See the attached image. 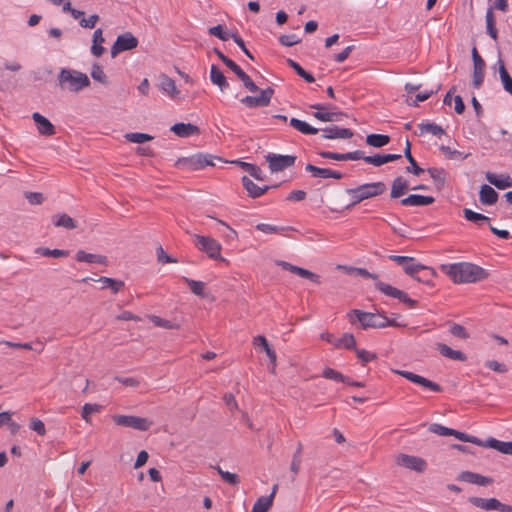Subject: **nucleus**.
<instances>
[{"mask_svg": "<svg viewBox=\"0 0 512 512\" xmlns=\"http://www.w3.org/2000/svg\"><path fill=\"white\" fill-rule=\"evenodd\" d=\"M137 45L138 39L132 33L126 32L120 34L111 46V55L114 57L121 52L136 48Z\"/></svg>", "mask_w": 512, "mask_h": 512, "instance_id": "nucleus-11", "label": "nucleus"}, {"mask_svg": "<svg viewBox=\"0 0 512 512\" xmlns=\"http://www.w3.org/2000/svg\"><path fill=\"white\" fill-rule=\"evenodd\" d=\"M485 366L492 371L498 372V373H506L508 371L507 366L503 363H500L496 360H488L485 363Z\"/></svg>", "mask_w": 512, "mask_h": 512, "instance_id": "nucleus-64", "label": "nucleus"}, {"mask_svg": "<svg viewBox=\"0 0 512 512\" xmlns=\"http://www.w3.org/2000/svg\"><path fill=\"white\" fill-rule=\"evenodd\" d=\"M305 170L309 173H311L312 177L314 178H333V179H342L343 174L341 172L329 169V168H320L312 164H307L305 166Z\"/></svg>", "mask_w": 512, "mask_h": 512, "instance_id": "nucleus-16", "label": "nucleus"}, {"mask_svg": "<svg viewBox=\"0 0 512 512\" xmlns=\"http://www.w3.org/2000/svg\"><path fill=\"white\" fill-rule=\"evenodd\" d=\"M486 448H493L503 454L512 455V441H500L493 437L486 439Z\"/></svg>", "mask_w": 512, "mask_h": 512, "instance_id": "nucleus-28", "label": "nucleus"}, {"mask_svg": "<svg viewBox=\"0 0 512 512\" xmlns=\"http://www.w3.org/2000/svg\"><path fill=\"white\" fill-rule=\"evenodd\" d=\"M390 137L384 134H369L366 137V143L372 147L380 148L387 145Z\"/></svg>", "mask_w": 512, "mask_h": 512, "instance_id": "nucleus-43", "label": "nucleus"}, {"mask_svg": "<svg viewBox=\"0 0 512 512\" xmlns=\"http://www.w3.org/2000/svg\"><path fill=\"white\" fill-rule=\"evenodd\" d=\"M322 376L326 379L333 380L336 382H348V377L343 375L342 373L327 367L323 370Z\"/></svg>", "mask_w": 512, "mask_h": 512, "instance_id": "nucleus-49", "label": "nucleus"}, {"mask_svg": "<svg viewBox=\"0 0 512 512\" xmlns=\"http://www.w3.org/2000/svg\"><path fill=\"white\" fill-rule=\"evenodd\" d=\"M463 214L466 220L473 222L474 224L481 226L484 223H489L490 218L485 216L484 214L475 212L469 208H465L463 210Z\"/></svg>", "mask_w": 512, "mask_h": 512, "instance_id": "nucleus-39", "label": "nucleus"}, {"mask_svg": "<svg viewBox=\"0 0 512 512\" xmlns=\"http://www.w3.org/2000/svg\"><path fill=\"white\" fill-rule=\"evenodd\" d=\"M182 162L193 170H199V169H203L207 166L215 165L212 156L202 155V154L193 156L188 159H184Z\"/></svg>", "mask_w": 512, "mask_h": 512, "instance_id": "nucleus-19", "label": "nucleus"}, {"mask_svg": "<svg viewBox=\"0 0 512 512\" xmlns=\"http://www.w3.org/2000/svg\"><path fill=\"white\" fill-rule=\"evenodd\" d=\"M459 481L476 484L479 486H487L493 482L490 477L482 476L471 471H462L457 478Z\"/></svg>", "mask_w": 512, "mask_h": 512, "instance_id": "nucleus-18", "label": "nucleus"}, {"mask_svg": "<svg viewBox=\"0 0 512 512\" xmlns=\"http://www.w3.org/2000/svg\"><path fill=\"white\" fill-rule=\"evenodd\" d=\"M113 421L119 426L129 427L139 431H147L152 426V421L149 419L133 415H115L113 416Z\"/></svg>", "mask_w": 512, "mask_h": 512, "instance_id": "nucleus-7", "label": "nucleus"}, {"mask_svg": "<svg viewBox=\"0 0 512 512\" xmlns=\"http://www.w3.org/2000/svg\"><path fill=\"white\" fill-rule=\"evenodd\" d=\"M375 288L377 290H379L380 292H382L383 294H385L386 296L395 298V299L398 297V294L400 292V289L393 287L390 284L381 282V281H377L375 283Z\"/></svg>", "mask_w": 512, "mask_h": 512, "instance_id": "nucleus-47", "label": "nucleus"}, {"mask_svg": "<svg viewBox=\"0 0 512 512\" xmlns=\"http://www.w3.org/2000/svg\"><path fill=\"white\" fill-rule=\"evenodd\" d=\"M449 332L455 336V337H458V338H461V339H467L468 338V333L466 331V329L460 325V324H457V323H453L450 328H449Z\"/></svg>", "mask_w": 512, "mask_h": 512, "instance_id": "nucleus-58", "label": "nucleus"}, {"mask_svg": "<svg viewBox=\"0 0 512 512\" xmlns=\"http://www.w3.org/2000/svg\"><path fill=\"white\" fill-rule=\"evenodd\" d=\"M296 159L297 157L295 155H282L276 153H268L265 155V160L272 173H277L293 166Z\"/></svg>", "mask_w": 512, "mask_h": 512, "instance_id": "nucleus-8", "label": "nucleus"}, {"mask_svg": "<svg viewBox=\"0 0 512 512\" xmlns=\"http://www.w3.org/2000/svg\"><path fill=\"white\" fill-rule=\"evenodd\" d=\"M385 191L386 185L381 181L364 183L355 188H349L346 192L351 197V203L346 208L350 209L366 199L383 194Z\"/></svg>", "mask_w": 512, "mask_h": 512, "instance_id": "nucleus-2", "label": "nucleus"}, {"mask_svg": "<svg viewBox=\"0 0 512 512\" xmlns=\"http://www.w3.org/2000/svg\"><path fill=\"white\" fill-rule=\"evenodd\" d=\"M486 179L498 189H506L512 186V178L509 175H497L492 172H487Z\"/></svg>", "mask_w": 512, "mask_h": 512, "instance_id": "nucleus-24", "label": "nucleus"}, {"mask_svg": "<svg viewBox=\"0 0 512 512\" xmlns=\"http://www.w3.org/2000/svg\"><path fill=\"white\" fill-rule=\"evenodd\" d=\"M485 76V61H478L473 64V74H472V85L475 89H479L483 82Z\"/></svg>", "mask_w": 512, "mask_h": 512, "instance_id": "nucleus-29", "label": "nucleus"}, {"mask_svg": "<svg viewBox=\"0 0 512 512\" xmlns=\"http://www.w3.org/2000/svg\"><path fill=\"white\" fill-rule=\"evenodd\" d=\"M418 128H419L421 134L430 133V134H432L434 136H438V137L445 134V130L440 125H438L436 123L422 122V123L418 124Z\"/></svg>", "mask_w": 512, "mask_h": 512, "instance_id": "nucleus-40", "label": "nucleus"}, {"mask_svg": "<svg viewBox=\"0 0 512 512\" xmlns=\"http://www.w3.org/2000/svg\"><path fill=\"white\" fill-rule=\"evenodd\" d=\"M357 358L361 361L363 365L375 360L377 358V355L373 352H370L365 349H355Z\"/></svg>", "mask_w": 512, "mask_h": 512, "instance_id": "nucleus-54", "label": "nucleus"}, {"mask_svg": "<svg viewBox=\"0 0 512 512\" xmlns=\"http://www.w3.org/2000/svg\"><path fill=\"white\" fill-rule=\"evenodd\" d=\"M435 199L432 196H424L419 194H411L406 198L401 200V205L403 206H428L434 203Z\"/></svg>", "mask_w": 512, "mask_h": 512, "instance_id": "nucleus-22", "label": "nucleus"}, {"mask_svg": "<svg viewBox=\"0 0 512 512\" xmlns=\"http://www.w3.org/2000/svg\"><path fill=\"white\" fill-rule=\"evenodd\" d=\"M239 79L242 81L244 87L248 89L250 92H257L259 90L258 86L253 82L250 76L244 72Z\"/></svg>", "mask_w": 512, "mask_h": 512, "instance_id": "nucleus-62", "label": "nucleus"}, {"mask_svg": "<svg viewBox=\"0 0 512 512\" xmlns=\"http://www.w3.org/2000/svg\"><path fill=\"white\" fill-rule=\"evenodd\" d=\"M76 260L78 262H85V263H96L100 265H106L107 264V257L100 254H92L87 253L83 250H79L76 253L75 256Z\"/></svg>", "mask_w": 512, "mask_h": 512, "instance_id": "nucleus-25", "label": "nucleus"}, {"mask_svg": "<svg viewBox=\"0 0 512 512\" xmlns=\"http://www.w3.org/2000/svg\"><path fill=\"white\" fill-rule=\"evenodd\" d=\"M311 108L316 109L317 111L313 113V116L322 121V122H336L340 121L342 116L344 115L340 111H327V106L324 104H312Z\"/></svg>", "mask_w": 512, "mask_h": 512, "instance_id": "nucleus-14", "label": "nucleus"}, {"mask_svg": "<svg viewBox=\"0 0 512 512\" xmlns=\"http://www.w3.org/2000/svg\"><path fill=\"white\" fill-rule=\"evenodd\" d=\"M52 223L56 227H64L66 229L76 228V223L74 219L65 213L54 215L52 217Z\"/></svg>", "mask_w": 512, "mask_h": 512, "instance_id": "nucleus-38", "label": "nucleus"}, {"mask_svg": "<svg viewBox=\"0 0 512 512\" xmlns=\"http://www.w3.org/2000/svg\"><path fill=\"white\" fill-rule=\"evenodd\" d=\"M289 123L294 129H296L297 131L301 132L304 135H315L319 131L318 128H315L308 124L307 122L297 118H291Z\"/></svg>", "mask_w": 512, "mask_h": 512, "instance_id": "nucleus-31", "label": "nucleus"}, {"mask_svg": "<svg viewBox=\"0 0 512 512\" xmlns=\"http://www.w3.org/2000/svg\"><path fill=\"white\" fill-rule=\"evenodd\" d=\"M171 131L177 136L186 138L199 133V128L191 123H176L171 127Z\"/></svg>", "mask_w": 512, "mask_h": 512, "instance_id": "nucleus-23", "label": "nucleus"}, {"mask_svg": "<svg viewBox=\"0 0 512 512\" xmlns=\"http://www.w3.org/2000/svg\"><path fill=\"white\" fill-rule=\"evenodd\" d=\"M355 316L356 320L361 324L362 328H385L387 327L388 318L382 314H374L363 312L361 310H353L351 316Z\"/></svg>", "mask_w": 512, "mask_h": 512, "instance_id": "nucleus-6", "label": "nucleus"}, {"mask_svg": "<svg viewBox=\"0 0 512 512\" xmlns=\"http://www.w3.org/2000/svg\"><path fill=\"white\" fill-rule=\"evenodd\" d=\"M396 374L406 378L407 380L417 384V385H420L424 388H427L433 392H441L442 391V387L437 384L436 382H433L423 376H420L418 374H415L413 372H410V371H406V370H395L394 371Z\"/></svg>", "mask_w": 512, "mask_h": 512, "instance_id": "nucleus-13", "label": "nucleus"}, {"mask_svg": "<svg viewBox=\"0 0 512 512\" xmlns=\"http://www.w3.org/2000/svg\"><path fill=\"white\" fill-rule=\"evenodd\" d=\"M241 182L245 190L247 191L248 195L251 198H258L262 196L265 192H267L271 186L265 185L263 187H260L256 185L249 177L243 176L241 178Z\"/></svg>", "mask_w": 512, "mask_h": 512, "instance_id": "nucleus-21", "label": "nucleus"}, {"mask_svg": "<svg viewBox=\"0 0 512 512\" xmlns=\"http://www.w3.org/2000/svg\"><path fill=\"white\" fill-rule=\"evenodd\" d=\"M101 406L98 404L85 403L82 407L81 417L86 422H90V414L100 411Z\"/></svg>", "mask_w": 512, "mask_h": 512, "instance_id": "nucleus-53", "label": "nucleus"}, {"mask_svg": "<svg viewBox=\"0 0 512 512\" xmlns=\"http://www.w3.org/2000/svg\"><path fill=\"white\" fill-rule=\"evenodd\" d=\"M336 348L356 349V340L353 334L345 333L341 338L333 342Z\"/></svg>", "mask_w": 512, "mask_h": 512, "instance_id": "nucleus-44", "label": "nucleus"}, {"mask_svg": "<svg viewBox=\"0 0 512 512\" xmlns=\"http://www.w3.org/2000/svg\"><path fill=\"white\" fill-rule=\"evenodd\" d=\"M159 89L163 94L167 95L171 99L178 98L180 94V91L176 87L175 81L165 74L160 76Z\"/></svg>", "mask_w": 512, "mask_h": 512, "instance_id": "nucleus-20", "label": "nucleus"}, {"mask_svg": "<svg viewBox=\"0 0 512 512\" xmlns=\"http://www.w3.org/2000/svg\"><path fill=\"white\" fill-rule=\"evenodd\" d=\"M35 253L44 257L60 258L65 257L69 254L67 250L62 249H49L46 247H38L35 249Z\"/></svg>", "mask_w": 512, "mask_h": 512, "instance_id": "nucleus-45", "label": "nucleus"}, {"mask_svg": "<svg viewBox=\"0 0 512 512\" xmlns=\"http://www.w3.org/2000/svg\"><path fill=\"white\" fill-rule=\"evenodd\" d=\"M497 63L499 65V75L503 88L507 93L512 95V78L506 70L504 61L501 58L498 59Z\"/></svg>", "mask_w": 512, "mask_h": 512, "instance_id": "nucleus-34", "label": "nucleus"}, {"mask_svg": "<svg viewBox=\"0 0 512 512\" xmlns=\"http://www.w3.org/2000/svg\"><path fill=\"white\" fill-rule=\"evenodd\" d=\"M438 350L441 355H443L444 357H447L449 359L458 360V361L466 360V356L464 355V353H462L459 350H454L446 344L439 343Z\"/></svg>", "mask_w": 512, "mask_h": 512, "instance_id": "nucleus-35", "label": "nucleus"}, {"mask_svg": "<svg viewBox=\"0 0 512 512\" xmlns=\"http://www.w3.org/2000/svg\"><path fill=\"white\" fill-rule=\"evenodd\" d=\"M91 77L100 83L105 84L107 82L106 74L102 68V66L98 64H94L91 69Z\"/></svg>", "mask_w": 512, "mask_h": 512, "instance_id": "nucleus-56", "label": "nucleus"}, {"mask_svg": "<svg viewBox=\"0 0 512 512\" xmlns=\"http://www.w3.org/2000/svg\"><path fill=\"white\" fill-rule=\"evenodd\" d=\"M485 21H486V30L488 35L494 39L497 40L498 38V31L495 26V17L492 10V7L488 8L485 15Z\"/></svg>", "mask_w": 512, "mask_h": 512, "instance_id": "nucleus-42", "label": "nucleus"}, {"mask_svg": "<svg viewBox=\"0 0 512 512\" xmlns=\"http://www.w3.org/2000/svg\"><path fill=\"white\" fill-rule=\"evenodd\" d=\"M429 430L440 436H453L454 434V429L445 427L437 423L431 424Z\"/></svg>", "mask_w": 512, "mask_h": 512, "instance_id": "nucleus-57", "label": "nucleus"}, {"mask_svg": "<svg viewBox=\"0 0 512 512\" xmlns=\"http://www.w3.org/2000/svg\"><path fill=\"white\" fill-rule=\"evenodd\" d=\"M32 119L36 124L38 133L43 136H52L55 134V127L49 119L44 117L39 112L32 114Z\"/></svg>", "mask_w": 512, "mask_h": 512, "instance_id": "nucleus-15", "label": "nucleus"}, {"mask_svg": "<svg viewBox=\"0 0 512 512\" xmlns=\"http://www.w3.org/2000/svg\"><path fill=\"white\" fill-rule=\"evenodd\" d=\"M428 174L433 179L436 187L442 189L445 186L447 173L443 168L430 167L427 169Z\"/></svg>", "mask_w": 512, "mask_h": 512, "instance_id": "nucleus-32", "label": "nucleus"}, {"mask_svg": "<svg viewBox=\"0 0 512 512\" xmlns=\"http://www.w3.org/2000/svg\"><path fill=\"white\" fill-rule=\"evenodd\" d=\"M480 202L486 205H493L498 200L497 192L489 185H482L479 193Z\"/></svg>", "mask_w": 512, "mask_h": 512, "instance_id": "nucleus-30", "label": "nucleus"}, {"mask_svg": "<svg viewBox=\"0 0 512 512\" xmlns=\"http://www.w3.org/2000/svg\"><path fill=\"white\" fill-rule=\"evenodd\" d=\"M439 149L449 160H465L470 156V153H464L446 145H441Z\"/></svg>", "mask_w": 512, "mask_h": 512, "instance_id": "nucleus-41", "label": "nucleus"}, {"mask_svg": "<svg viewBox=\"0 0 512 512\" xmlns=\"http://www.w3.org/2000/svg\"><path fill=\"white\" fill-rule=\"evenodd\" d=\"M279 41L283 46L291 47L299 43L300 39L295 34H285L280 36Z\"/></svg>", "mask_w": 512, "mask_h": 512, "instance_id": "nucleus-61", "label": "nucleus"}, {"mask_svg": "<svg viewBox=\"0 0 512 512\" xmlns=\"http://www.w3.org/2000/svg\"><path fill=\"white\" fill-rule=\"evenodd\" d=\"M215 469L218 471L219 475L225 482L231 485H237L239 483V477L237 474L224 471L220 466H217Z\"/></svg>", "mask_w": 512, "mask_h": 512, "instance_id": "nucleus-55", "label": "nucleus"}, {"mask_svg": "<svg viewBox=\"0 0 512 512\" xmlns=\"http://www.w3.org/2000/svg\"><path fill=\"white\" fill-rule=\"evenodd\" d=\"M273 94L274 89L267 87L261 90L258 96H245L241 99V103L248 108L266 107L270 104Z\"/></svg>", "mask_w": 512, "mask_h": 512, "instance_id": "nucleus-12", "label": "nucleus"}, {"mask_svg": "<svg viewBox=\"0 0 512 512\" xmlns=\"http://www.w3.org/2000/svg\"><path fill=\"white\" fill-rule=\"evenodd\" d=\"M210 80L214 85H217L221 91H225L229 87V83L223 72L215 64H212L210 69Z\"/></svg>", "mask_w": 512, "mask_h": 512, "instance_id": "nucleus-26", "label": "nucleus"}, {"mask_svg": "<svg viewBox=\"0 0 512 512\" xmlns=\"http://www.w3.org/2000/svg\"><path fill=\"white\" fill-rule=\"evenodd\" d=\"M57 80L62 89H68L71 92H79L90 85V80L85 73L69 68L61 69Z\"/></svg>", "mask_w": 512, "mask_h": 512, "instance_id": "nucleus-3", "label": "nucleus"}, {"mask_svg": "<svg viewBox=\"0 0 512 512\" xmlns=\"http://www.w3.org/2000/svg\"><path fill=\"white\" fill-rule=\"evenodd\" d=\"M157 260L160 263H177V259L166 254L162 246L156 249Z\"/></svg>", "mask_w": 512, "mask_h": 512, "instance_id": "nucleus-59", "label": "nucleus"}, {"mask_svg": "<svg viewBox=\"0 0 512 512\" xmlns=\"http://www.w3.org/2000/svg\"><path fill=\"white\" fill-rule=\"evenodd\" d=\"M276 488L277 486H274L270 495L259 497L254 503L251 512H267L272 506Z\"/></svg>", "mask_w": 512, "mask_h": 512, "instance_id": "nucleus-27", "label": "nucleus"}, {"mask_svg": "<svg viewBox=\"0 0 512 512\" xmlns=\"http://www.w3.org/2000/svg\"><path fill=\"white\" fill-rule=\"evenodd\" d=\"M322 137L325 139H349L353 136V131L348 128L332 125L322 129Z\"/></svg>", "mask_w": 512, "mask_h": 512, "instance_id": "nucleus-17", "label": "nucleus"}, {"mask_svg": "<svg viewBox=\"0 0 512 512\" xmlns=\"http://www.w3.org/2000/svg\"><path fill=\"white\" fill-rule=\"evenodd\" d=\"M124 137L127 141H129L131 143H137V144L151 141L153 139L152 135L147 134V133H142V132L126 133L124 135Z\"/></svg>", "mask_w": 512, "mask_h": 512, "instance_id": "nucleus-48", "label": "nucleus"}, {"mask_svg": "<svg viewBox=\"0 0 512 512\" xmlns=\"http://www.w3.org/2000/svg\"><path fill=\"white\" fill-rule=\"evenodd\" d=\"M407 189H408L407 181L401 176L396 177L393 180L390 195L392 198H399L406 192Z\"/></svg>", "mask_w": 512, "mask_h": 512, "instance_id": "nucleus-36", "label": "nucleus"}, {"mask_svg": "<svg viewBox=\"0 0 512 512\" xmlns=\"http://www.w3.org/2000/svg\"><path fill=\"white\" fill-rule=\"evenodd\" d=\"M99 20V16L97 14H92L88 18H81L79 21V25L83 28L92 29L95 27L96 23Z\"/></svg>", "mask_w": 512, "mask_h": 512, "instance_id": "nucleus-63", "label": "nucleus"}, {"mask_svg": "<svg viewBox=\"0 0 512 512\" xmlns=\"http://www.w3.org/2000/svg\"><path fill=\"white\" fill-rule=\"evenodd\" d=\"M237 163L254 179L260 181H263L265 179L264 172L257 165L243 161H237Z\"/></svg>", "mask_w": 512, "mask_h": 512, "instance_id": "nucleus-37", "label": "nucleus"}, {"mask_svg": "<svg viewBox=\"0 0 512 512\" xmlns=\"http://www.w3.org/2000/svg\"><path fill=\"white\" fill-rule=\"evenodd\" d=\"M441 270L455 284L475 283L487 277L485 269L469 262L444 264L441 266Z\"/></svg>", "mask_w": 512, "mask_h": 512, "instance_id": "nucleus-1", "label": "nucleus"}, {"mask_svg": "<svg viewBox=\"0 0 512 512\" xmlns=\"http://www.w3.org/2000/svg\"><path fill=\"white\" fill-rule=\"evenodd\" d=\"M209 34L219 38L222 41H227L229 38H231L232 33L225 31L224 27L218 24L209 28Z\"/></svg>", "mask_w": 512, "mask_h": 512, "instance_id": "nucleus-52", "label": "nucleus"}, {"mask_svg": "<svg viewBox=\"0 0 512 512\" xmlns=\"http://www.w3.org/2000/svg\"><path fill=\"white\" fill-rule=\"evenodd\" d=\"M395 462L398 466L418 473H423L427 469V462L423 458L414 455L399 454L396 456Z\"/></svg>", "mask_w": 512, "mask_h": 512, "instance_id": "nucleus-10", "label": "nucleus"}, {"mask_svg": "<svg viewBox=\"0 0 512 512\" xmlns=\"http://www.w3.org/2000/svg\"><path fill=\"white\" fill-rule=\"evenodd\" d=\"M389 258L400 265L404 272L419 282H425L424 279L418 276L420 271H428L430 275H433L434 271L432 268L427 267L421 263H418L413 257L390 255Z\"/></svg>", "mask_w": 512, "mask_h": 512, "instance_id": "nucleus-4", "label": "nucleus"}, {"mask_svg": "<svg viewBox=\"0 0 512 512\" xmlns=\"http://www.w3.org/2000/svg\"><path fill=\"white\" fill-rule=\"evenodd\" d=\"M194 244L202 252L206 253L210 258L214 260H223L221 256V244L209 237L202 235H194Z\"/></svg>", "mask_w": 512, "mask_h": 512, "instance_id": "nucleus-5", "label": "nucleus"}, {"mask_svg": "<svg viewBox=\"0 0 512 512\" xmlns=\"http://www.w3.org/2000/svg\"><path fill=\"white\" fill-rule=\"evenodd\" d=\"M183 280L189 285L192 293H194L197 296H204V282L193 280L187 277H183Z\"/></svg>", "mask_w": 512, "mask_h": 512, "instance_id": "nucleus-50", "label": "nucleus"}, {"mask_svg": "<svg viewBox=\"0 0 512 512\" xmlns=\"http://www.w3.org/2000/svg\"><path fill=\"white\" fill-rule=\"evenodd\" d=\"M30 429L35 431L38 435L44 436L46 434V428L44 423L38 419L33 418L30 422Z\"/></svg>", "mask_w": 512, "mask_h": 512, "instance_id": "nucleus-60", "label": "nucleus"}, {"mask_svg": "<svg viewBox=\"0 0 512 512\" xmlns=\"http://www.w3.org/2000/svg\"><path fill=\"white\" fill-rule=\"evenodd\" d=\"M97 282L101 284V289H110L112 293L116 294L124 287V282L110 277H100Z\"/></svg>", "mask_w": 512, "mask_h": 512, "instance_id": "nucleus-33", "label": "nucleus"}, {"mask_svg": "<svg viewBox=\"0 0 512 512\" xmlns=\"http://www.w3.org/2000/svg\"><path fill=\"white\" fill-rule=\"evenodd\" d=\"M256 229L265 234H273V233L282 232L284 230H291L292 228L291 227H279V226H275V225H271V224H267V223H259L256 225Z\"/></svg>", "mask_w": 512, "mask_h": 512, "instance_id": "nucleus-51", "label": "nucleus"}, {"mask_svg": "<svg viewBox=\"0 0 512 512\" xmlns=\"http://www.w3.org/2000/svg\"><path fill=\"white\" fill-rule=\"evenodd\" d=\"M473 506L486 511L497 510L500 512H512V506L500 502L496 498L470 497L468 500Z\"/></svg>", "mask_w": 512, "mask_h": 512, "instance_id": "nucleus-9", "label": "nucleus"}, {"mask_svg": "<svg viewBox=\"0 0 512 512\" xmlns=\"http://www.w3.org/2000/svg\"><path fill=\"white\" fill-rule=\"evenodd\" d=\"M287 63L288 65L294 69V71L301 77L303 78L305 81H307L308 83H313L315 81V78L314 76L307 72L306 70H304L301 65L299 63H297L296 61L292 60V59H287Z\"/></svg>", "mask_w": 512, "mask_h": 512, "instance_id": "nucleus-46", "label": "nucleus"}]
</instances>
